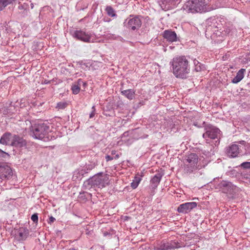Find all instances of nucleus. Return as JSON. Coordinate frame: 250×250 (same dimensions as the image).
<instances>
[{"label":"nucleus","mask_w":250,"mask_h":250,"mask_svg":"<svg viewBox=\"0 0 250 250\" xmlns=\"http://www.w3.org/2000/svg\"><path fill=\"white\" fill-rule=\"evenodd\" d=\"M188 13H204L214 9L209 0H189L183 6Z\"/></svg>","instance_id":"1"},{"label":"nucleus","mask_w":250,"mask_h":250,"mask_svg":"<svg viewBox=\"0 0 250 250\" xmlns=\"http://www.w3.org/2000/svg\"><path fill=\"white\" fill-rule=\"evenodd\" d=\"M173 74L177 78L185 79L187 77L190 68L188 62L185 56L176 57L170 62Z\"/></svg>","instance_id":"2"},{"label":"nucleus","mask_w":250,"mask_h":250,"mask_svg":"<svg viewBox=\"0 0 250 250\" xmlns=\"http://www.w3.org/2000/svg\"><path fill=\"white\" fill-rule=\"evenodd\" d=\"M218 20L216 19H212L208 20V26L207 28V31L213 32L212 35L211 37L215 39L217 37H221V39L218 40V41H222L224 36L229 34V30H222V24L218 22Z\"/></svg>","instance_id":"3"},{"label":"nucleus","mask_w":250,"mask_h":250,"mask_svg":"<svg viewBox=\"0 0 250 250\" xmlns=\"http://www.w3.org/2000/svg\"><path fill=\"white\" fill-rule=\"evenodd\" d=\"M87 182L91 187L103 188L108 184V176L100 172L89 179Z\"/></svg>","instance_id":"4"},{"label":"nucleus","mask_w":250,"mask_h":250,"mask_svg":"<svg viewBox=\"0 0 250 250\" xmlns=\"http://www.w3.org/2000/svg\"><path fill=\"white\" fill-rule=\"evenodd\" d=\"M49 126L44 123L36 124L32 125L30 135L35 139L42 140L48 133Z\"/></svg>","instance_id":"5"},{"label":"nucleus","mask_w":250,"mask_h":250,"mask_svg":"<svg viewBox=\"0 0 250 250\" xmlns=\"http://www.w3.org/2000/svg\"><path fill=\"white\" fill-rule=\"evenodd\" d=\"M198 155L195 153H190L186 156L184 160L185 170L187 172L191 173L200 168L198 165Z\"/></svg>","instance_id":"6"},{"label":"nucleus","mask_w":250,"mask_h":250,"mask_svg":"<svg viewBox=\"0 0 250 250\" xmlns=\"http://www.w3.org/2000/svg\"><path fill=\"white\" fill-rule=\"evenodd\" d=\"M216 188L219 189L222 192L230 195H233L238 192L239 189L231 182L228 181H221L216 186Z\"/></svg>","instance_id":"7"},{"label":"nucleus","mask_w":250,"mask_h":250,"mask_svg":"<svg viewBox=\"0 0 250 250\" xmlns=\"http://www.w3.org/2000/svg\"><path fill=\"white\" fill-rule=\"evenodd\" d=\"M124 24L127 28L135 30L141 27L142 21L139 16H130L129 18L125 20Z\"/></svg>","instance_id":"8"},{"label":"nucleus","mask_w":250,"mask_h":250,"mask_svg":"<svg viewBox=\"0 0 250 250\" xmlns=\"http://www.w3.org/2000/svg\"><path fill=\"white\" fill-rule=\"evenodd\" d=\"M206 132L203 134V137L208 142L207 138L211 139H217L220 137V130L217 127L208 125L205 128Z\"/></svg>","instance_id":"9"},{"label":"nucleus","mask_w":250,"mask_h":250,"mask_svg":"<svg viewBox=\"0 0 250 250\" xmlns=\"http://www.w3.org/2000/svg\"><path fill=\"white\" fill-rule=\"evenodd\" d=\"M243 148L242 146H239L237 144H232L229 146L226 150V153L229 157H236L239 154L243 155V152L242 149Z\"/></svg>","instance_id":"10"},{"label":"nucleus","mask_w":250,"mask_h":250,"mask_svg":"<svg viewBox=\"0 0 250 250\" xmlns=\"http://www.w3.org/2000/svg\"><path fill=\"white\" fill-rule=\"evenodd\" d=\"M70 34L73 37L81 41L89 42L90 41V34L82 30H72L70 32Z\"/></svg>","instance_id":"11"},{"label":"nucleus","mask_w":250,"mask_h":250,"mask_svg":"<svg viewBox=\"0 0 250 250\" xmlns=\"http://www.w3.org/2000/svg\"><path fill=\"white\" fill-rule=\"evenodd\" d=\"M13 175L12 168L6 164H0V178L2 180H9Z\"/></svg>","instance_id":"12"},{"label":"nucleus","mask_w":250,"mask_h":250,"mask_svg":"<svg viewBox=\"0 0 250 250\" xmlns=\"http://www.w3.org/2000/svg\"><path fill=\"white\" fill-rule=\"evenodd\" d=\"M197 206V203L194 202H187L181 204L177 208V211L182 213H187Z\"/></svg>","instance_id":"13"},{"label":"nucleus","mask_w":250,"mask_h":250,"mask_svg":"<svg viewBox=\"0 0 250 250\" xmlns=\"http://www.w3.org/2000/svg\"><path fill=\"white\" fill-rule=\"evenodd\" d=\"M162 175L160 173H157L154 175L150 181L149 189L151 190V194H154L155 190L157 188L162 178Z\"/></svg>","instance_id":"14"},{"label":"nucleus","mask_w":250,"mask_h":250,"mask_svg":"<svg viewBox=\"0 0 250 250\" xmlns=\"http://www.w3.org/2000/svg\"><path fill=\"white\" fill-rule=\"evenodd\" d=\"M26 145V141L19 136L14 135L12 136L11 146L17 147H22Z\"/></svg>","instance_id":"15"},{"label":"nucleus","mask_w":250,"mask_h":250,"mask_svg":"<svg viewBox=\"0 0 250 250\" xmlns=\"http://www.w3.org/2000/svg\"><path fill=\"white\" fill-rule=\"evenodd\" d=\"M181 0H161V3H160L162 9L164 10H167L174 5L177 2Z\"/></svg>","instance_id":"16"},{"label":"nucleus","mask_w":250,"mask_h":250,"mask_svg":"<svg viewBox=\"0 0 250 250\" xmlns=\"http://www.w3.org/2000/svg\"><path fill=\"white\" fill-rule=\"evenodd\" d=\"M163 37L167 41L173 42L177 41V35L174 31L167 30L164 32Z\"/></svg>","instance_id":"17"},{"label":"nucleus","mask_w":250,"mask_h":250,"mask_svg":"<svg viewBox=\"0 0 250 250\" xmlns=\"http://www.w3.org/2000/svg\"><path fill=\"white\" fill-rule=\"evenodd\" d=\"M12 135L10 133H5L0 139V144L4 145H11Z\"/></svg>","instance_id":"18"},{"label":"nucleus","mask_w":250,"mask_h":250,"mask_svg":"<svg viewBox=\"0 0 250 250\" xmlns=\"http://www.w3.org/2000/svg\"><path fill=\"white\" fill-rule=\"evenodd\" d=\"M29 235V230L25 228H21L18 232L17 236L19 241L25 240Z\"/></svg>","instance_id":"19"},{"label":"nucleus","mask_w":250,"mask_h":250,"mask_svg":"<svg viewBox=\"0 0 250 250\" xmlns=\"http://www.w3.org/2000/svg\"><path fill=\"white\" fill-rule=\"evenodd\" d=\"M246 71V69L244 68L240 69L237 73L235 77L232 80V83H237L240 82L243 79Z\"/></svg>","instance_id":"20"},{"label":"nucleus","mask_w":250,"mask_h":250,"mask_svg":"<svg viewBox=\"0 0 250 250\" xmlns=\"http://www.w3.org/2000/svg\"><path fill=\"white\" fill-rule=\"evenodd\" d=\"M135 93V91L131 89L121 91L122 94L130 100H132L134 98Z\"/></svg>","instance_id":"21"},{"label":"nucleus","mask_w":250,"mask_h":250,"mask_svg":"<svg viewBox=\"0 0 250 250\" xmlns=\"http://www.w3.org/2000/svg\"><path fill=\"white\" fill-rule=\"evenodd\" d=\"M167 243H168L169 250L178 249L181 248L183 246V245L182 244L175 241H168Z\"/></svg>","instance_id":"22"},{"label":"nucleus","mask_w":250,"mask_h":250,"mask_svg":"<svg viewBox=\"0 0 250 250\" xmlns=\"http://www.w3.org/2000/svg\"><path fill=\"white\" fill-rule=\"evenodd\" d=\"M155 250H168V243L167 241H163L158 247L155 249Z\"/></svg>","instance_id":"23"},{"label":"nucleus","mask_w":250,"mask_h":250,"mask_svg":"<svg viewBox=\"0 0 250 250\" xmlns=\"http://www.w3.org/2000/svg\"><path fill=\"white\" fill-rule=\"evenodd\" d=\"M241 176L243 179L250 181V170L244 169L241 172Z\"/></svg>","instance_id":"24"},{"label":"nucleus","mask_w":250,"mask_h":250,"mask_svg":"<svg viewBox=\"0 0 250 250\" xmlns=\"http://www.w3.org/2000/svg\"><path fill=\"white\" fill-rule=\"evenodd\" d=\"M15 0H0V11H1L8 5L12 3Z\"/></svg>","instance_id":"25"},{"label":"nucleus","mask_w":250,"mask_h":250,"mask_svg":"<svg viewBox=\"0 0 250 250\" xmlns=\"http://www.w3.org/2000/svg\"><path fill=\"white\" fill-rule=\"evenodd\" d=\"M240 144L242 145L243 148L245 149V152H243L244 154H248L250 153V143H246L244 141H242L240 142Z\"/></svg>","instance_id":"26"},{"label":"nucleus","mask_w":250,"mask_h":250,"mask_svg":"<svg viewBox=\"0 0 250 250\" xmlns=\"http://www.w3.org/2000/svg\"><path fill=\"white\" fill-rule=\"evenodd\" d=\"M141 181V178L139 176H135L134 177V179L133 180V182L131 183V186L133 188H136L140 181Z\"/></svg>","instance_id":"27"},{"label":"nucleus","mask_w":250,"mask_h":250,"mask_svg":"<svg viewBox=\"0 0 250 250\" xmlns=\"http://www.w3.org/2000/svg\"><path fill=\"white\" fill-rule=\"evenodd\" d=\"M105 11H106L107 14L108 16H111L112 17L116 16L115 11L111 6H107L106 7Z\"/></svg>","instance_id":"28"},{"label":"nucleus","mask_w":250,"mask_h":250,"mask_svg":"<svg viewBox=\"0 0 250 250\" xmlns=\"http://www.w3.org/2000/svg\"><path fill=\"white\" fill-rule=\"evenodd\" d=\"M80 88L79 85L74 84L72 86L71 89L73 94H77L80 92Z\"/></svg>","instance_id":"29"},{"label":"nucleus","mask_w":250,"mask_h":250,"mask_svg":"<svg viewBox=\"0 0 250 250\" xmlns=\"http://www.w3.org/2000/svg\"><path fill=\"white\" fill-rule=\"evenodd\" d=\"M67 106V104L66 102H60L57 104L56 108L58 109H63Z\"/></svg>","instance_id":"30"},{"label":"nucleus","mask_w":250,"mask_h":250,"mask_svg":"<svg viewBox=\"0 0 250 250\" xmlns=\"http://www.w3.org/2000/svg\"><path fill=\"white\" fill-rule=\"evenodd\" d=\"M244 169L249 170L250 169V162H245L242 163L239 166Z\"/></svg>","instance_id":"31"},{"label":"nucleus","mask_w":250,"mask_h":250,"mask_svg":"<svg viewBox=\"0 0 250 250\" xmlns=\"http://www.w3.org/2000/svg\"><path fill=\"white\" fill-rule=\"evenodd\" d=\"M31 220L35 223H37L38 222V215L37 213L33 214L31 217Z\"/></svg>","instance_id":"32"},{"label":"nucleus","mask_w":250,"mask_h":250,"mask_svg":"<svg viewBox=\"0 0 250 250\" xmlns=\"http://www.w3.org/2000/svg\"><path fill=\"white\" fill-rule=\"evenodd\" d=\"M76 85H79V87L81 88V86L82 85H83V87H85V85H86V83H84L81 79H78L77 81V82L76 83H75Z\"/></svg>","instance_id":"33"},{"label":"nucleus","mask_w":250,"mask_h":250,"mask_svg":"<svg viewBox=\"0 0 250 250\" xmlns=\"http://www.w3.org/2000/svg\"><path fill=\"white\" fill-rule=\"evenodd\" d=\"M8 154L1 149H0V158H5L6 156H8Z\"/></svg>","instance_id":"34"},{"label":"nucleus","mask_w":250,"mask_h":250,"mask_svg":"<svg viewBox=\"0 0 250 250\" xmlns=\"http://www.w3.org/2000/svg\"><path fill=\"white\" fill-rule=\"evenodd\" d=\"M202 67H204L202 65L201 63H200L199 65H198L197 66L196 65L195 66V70L197 72L200 71L202 70L203 68Z\"/></svg>","instance_id":"35"},{"label":"nucleus","mask_w":250,"mask_h":250,"mask_svg":"<svg viewBox=\"0 0 250 250\" xmlns=\"http://www.w3.org/2000/svg\"><path fill=\"white\" fill-rule=\"evenodd\" d=\"M92 111L91 112V113L89 115V118H92L94 117L95 114V108L94 106H93L92 107Z\"/></svg>","instance_id":"36"},{"label":"nucleus","mask_w":250,"mask_h":250,"mask_svg":"<svg viewBox=\"0 0 250 250\" xmlns=\"http://www.w3.org/2000/svg\"><path fill=\"white\" fill-rule=\"evenodd\" d=\"M105 159L107 162L111 161L114 159V157L107 155L105 156Z\"/></svg>","instance_id":"37"},{"label":"nucleus","mask_w":250,"mask_h":250,"mask_svg":"<svg viewBox=\"0 0 250 250\" xmlns=\"http://www.w3.org/2000/svg\"><path fill=\"white\" fill-rule=\"evenodd\" d=\"M55 221V218L52 216H51L49 218L48 223H53Z\"/></svg>","instance_id":"38"},{"label":"nucleus","mask_w":250,"mask_h":250,"mask_svg":"<svg viewBox=\"0 0 250 250\" xmlns=\"http://www.w3.org/2000/svg\"><path fill=\"white\" fill-rule=\"evenodd\" d=\"M94 167V166L93 165H90L87 166L86 168H87V170H91Z\"/></svg>","instance_id":"39"},{"label":"nucleus","mask_w":250,"mask_h":250,"mask_svg":"<svg viewBox=\"0 0 250 250\" xmlns=\"http://www.w3.org/2000/svg\"><path fill=\"white\" fill-rule=\"evenodd\" d=\"M200 63H201L200 62H199L197 60H194V65H195V66L198 65H199Z\"/></svg>","instance_id":"40"},{"label":"nucleus","mask_w":250,"mask_h":250,"mask_svg":"<svg viewBox=\"0 0 250 250\" xmlns=\"http://www.w3.org/2000/svg\"><path fill=\"white\" fill-rule=\"evenodd\" d=\"M114 157V159H117L119 158L120 155L119 154H116Z\"/></svg>","instance_id":"41"},{"label":"nucleus","mask_w":250,"mask_h":250,"mask_svg":"<svg viewBox=\"0 0 250 250\" xmlns=\"http://www.w3.org/2000/svg\"><path fill=\"white\" fill-rule=\"evenodd\" d=\"M116 151L115 150H112L111 153V155L113 156V155H115L116 154Z\"/></svg>","instance_id":"42"},{"label":"nucleus","mask_w":250,"mask_h":250,"mask_svg":"<svg viewBox=\"0 0 250 250\" xmlns=\"http://www.w3.org/2000/svg\"><path fill=\"white\" fill-rule=\"evenodd\" d=\"M169 48H170V49H172V48H173V47H172V46H169Z\"/></svg>","instance_id":"43"},{"label":"nucleus","mask_w":250,"mask_h":250,"mask_svg":"<svg viewBox=\"0 0 250 250\" xmlns=\"http://www.w3.org/2000/svg\"><path fill=\"white\" fill-rule=\"evenodd\" d=\"M83 170H83H81V173H82V174H83V172H82Z\"/></svg>","instance_id":"44"}]
</instances>
